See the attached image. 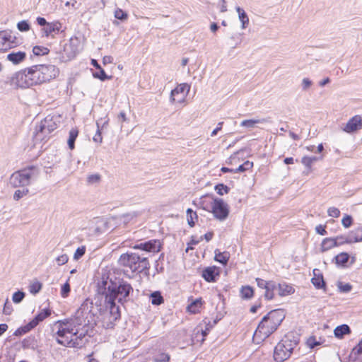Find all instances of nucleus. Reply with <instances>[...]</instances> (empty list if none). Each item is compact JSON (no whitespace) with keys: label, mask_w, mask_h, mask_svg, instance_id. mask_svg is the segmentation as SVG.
Instances as JSON below:
<instances>
[{"label":"nucleus","mask_w":362,"mask_h":362,"mask_svg":"<svg viewBox=\"0 0 362 362\" xmlns=\"http://www.w3.org/2000/svg\"><path fill=\"white\" fill-rule=\"evenodd\" d=\"M132 285L127 281L119 279L112 281L108 278H102L98 284V292L105 298V305L108 311L103 314V327L106 329L112 328L115 322L120 318L119 306L118 303L123 305L129 300L131 293H133Z\"/></svg>","instance_id":"1"},{"label":"nucleus","mask_w":362,"mask_h":362,"mask_svg":"<svg viewBox=\"0 0 362 362\" xmlns=\"http://www.w3.org/2000/svg\"><path fill=\"white\" fill-rule=\"evenodd\" d=\"M161 246L160 240L156 239L136 244L133 247L135 251L120 255L119 264L129 269L132 273H141L148 270L150 268L148 253L158 252Z\"/></svg>","instance_id":"2"},{"label":"nucleus","mask_w":362,"mask_h":362,"mask_svg":"<svg viewBox=\"0 0 362 362\" xmlns=\"http://www.w3.org/2000/svg\"><path fill=\"white\" fill-rule=\"evenodd\" d=\"M40 174L39 168L30 165L22 170L14 172L9 178V183L13 187H25L36 180Z\"/></svg>","instance_id":"3"},{"label":"nucleus","mask_w":362,"mask_h":362,"mask_svg":"<svg viewBox=\"0 0 362 362\" xmlns=\"http://www.w3.org/2000/svg\"><path fill=\"white\" fill-rule=\"evenodd\" d=\"M298 344V337L291 334L286 335L275 346L274 351L275 361L283 362L288 359Z\"/></svg>","instance_id":"4"},{"label":"nucleus","mask_w":362,"mask_h":362,"mask_svg":"<svg viewBox=\"0 0 362 362\" xmlns=\"http://www.w3.org/2000/svg\"><path fill=\"white\" fill-rule=\"evenodd\" d=\"M89 308V303L88 302L83 303L76 310L74 317L70 319L76 328H87L90 324L92 315Z\"/></svg>","instance_id":"5"},{"label":"nucleus","mask_w":362,"mask_h":362,"mask_svg":"<svg viewBox=\"0 0 362 362\" xmlns=\"http://www.w3.org/2000/svg\"><path fill=\"white\" fill-rule=\"evenodd\" d=\"M57 128V124L53 120V117L50 116L46 117L40 122V124L36 127V139H48L49 138V134Z\"/></svg>","instance_id":"6"},{"label":"nucleus","mask_w":362,"mask_h":362,"mask_svg":"<svg viewBox=\"0 0 362 362\" xmlns=\"http://www.w3.org/2000/svg\"><path fill=\"white\" fill-rule=\"evenodd\" d=\"M77 47L75 45L69 41L63 45L62 49L56 52L54 60L59 63H66L72 60L77 54Z\"/></svg>","instance_id":"7"},{"label":"nucleus","mask_w":362,"mask_h":362,"mask_svg":"<svg viewBox=\"0 0 362 362\" xmlns=\"http://www.w3.org/2000/svg\"><path fill=\"white\" fill-rule=\"evenodd\" d=\"M211 208L214 216L221 221L226 220L229 215L228 206L222 199L214 198Z\"/></svg>","instance_id":"8"},{"label":"nucleus","mask_w":362,"mask_h":362,"mask_svg":"<svg viewBox=\"0 0 362 362\" xmlns=\"http://www.w3.org/2000/svg\"><path fill=\"white\" fill-rule=\"evenodd\" d=\"M276 329L273 323L264 316L254 333V338L259 337L261 340H264Z\"/></svg>","instance_id":"9"},{"label":"nucleus","mask_w":362,"mask_h":362,"mask_svg":"<svg viewBox=\"0 0 362 362\" xmlns=\"http://www.w3.org/2000/svg\"><path fill=\"white\" fill-rule=\"evenodd\" d=\"M190 90V86L186 83H180L173 89L170 93V101L172 104H182L185 102L186 97Z\"/></svg>","instance_id":"10"},{"label":"nucleus","mask_w":362,"mask_h":362,"mask_svg":"<svg viewBox=\"0 0 362 362\" xmlns=\"http://www.w3.org/2000/svg\"><path fill=\"white\" fill-rule=\"evenodd\" d=\"M9 83L11 86L21 88L32 86L26 69L16 72L11 76Z\"/></svg>","instance_id":"11"},{"label":"nucleus","mask_w":362,"mask_h":362,"mask_svg":"<svg viewBox=\"0 0 362 362\" xmlns=\"http://www.w3.org/2000/svg\"><path fill=\"white\" fill-rule=\"evenodd\" d=\"M19 44V41L16 36L11 35V32L8 30L0 31V50L6 51L9 49L16 47Z\"/></svg>","instance_id":"12"},{"label":"nucleus","mask_w":362,"mask_h":362,"mask_svg":"<svg viewBox=\"0 0 362 362\" xmlns=\"http://www.w3.org/2000/svg\"><path fill=\"white\" fill-rule=\"evenodd\" d=\"M38 70L41 74L43 82L49 81L59 74V69L52 64H37Z\"/></svg>","instance_id":"13"},{"label":"nucleus","mask_w":362,"mask_h":362,"mask_svg":"<svg viewBox=\"0 0 362 362\" xmlns=\"http://www.w3.org/2000/svg\"><path fill=\"white\" fill-rule=\"evenodd\" d=\"M76 327L75 325H74L73 321L71 320H68L63 322H59V327L57 332H56L57 336H64V333L74 335V334H77L78 329Z\"/></svg>","instance_id":"14"},{"label":"nucleus","mask_w":362,"mask_h":362,"mask_svg":"<svg viewBox=\"0 0 362 362\" xmlns=\"http://www.w3.org/2000/svg\"><path fill=\"white\" fill-rule=\"evenodd\" d=\"M362 128V117L355 115L351 117L343 127V130L347 133H352Z\"/></svg>","instance_id":"15"},{"label":"nucleus","mask_w":362,"mask_h":362,"mask_svg":"<svg viewBox=\"0 0 362 362\" xmlns=\"http://www.w3.org/2000/svg\"><path fill=\"white\" fill-rule=\"evenodd\" d=\"M57 342L64 346L68 347H79L81 346L82 343L77 341V339L74 338V335L64 333V336H57Z\"/></svg>","instance_id":"16"},{"label":"nucleus","mask_w":362,"mask_h":362,"mask_svg":"<svg viewBox=\"0 0 362 362\" xmlns=\"http://www.w3.org/2000/svg\"><path fill=\"white\" fill-rule=\"evenodd\" d=\"M267 319L269 320L275 327L277 329L285 318V313L282 309H276L270 311L264 316Z\"/></svg>","instance_id":"17"},{"label":"nucleus","mask_w":362,"mask_h":362,"mask_svg":"<svg viewBox=\"0 0 362 362\" xmlns=\"http://www.w3.org/2000/svg\"><path fill=\"white\" fill-rule=\"evenodd\" d=\"M219 275L220 269L215 266L204 268L202 274V276L207 282H215Z\"/></svg>","instance_id":"18"},{"label":"nucleus","mask_w":362,"mask_h":362,"mask_svg":"<svg viewBox=\"0 0 362 362\" xmlns=\"http://www.w3.org/2000/svg\"><path fill=\"white\" fill-rule=\"evenodd\" d=\"M62 25L59 21L49 23L45 28H42L41 32L43 36L54 37L55 35L61 32Z\"/></svg>","instance_id":"19"},{"label":"nucleus","mask_w":362,"mask_h":362,"mask_svg":"<svg viewBox=\"0 0 362 362\" xmlns=\"http://www.w3.org/2000/svg\"><path fill=\"white\" fill-rule=\"evenodd\" d=\"M30 83L33 86L44 83L42 80L41 74L38 70L37 65L32 66L26 69Z\"/></svg>","instance_id":"20"},{"label":"nucleus","mask_w":362,"mask_h":362,"mask_svg":"<svg viewBox=\"0 0 362 362\" xmlns=\"http://www.w3.org/2000/svg\"><path fill=\"white\" fill-rule=\"evenodd\" d=\"M93 223L95 224L93 231L95 234L99 235L104 233L108 228V222L104 217H96L93 220Z\"/></svg>","instance_id":"21"},{"label":"nucleus","mask_w":362,"mask_h":362,"mask_svg":"<svg viewBox=\"0 0 362 362\" xmlns=\"http://www.w3.org/2000/svg\"><path fill=\"white\" fill-rule=\"evenodd\" d=\"M26 57V54L25 52L18 51L15 52L13 51L7 54L6 59L9 62H12L13 64H18L23 62Z\"/></svg>","instance_id":"22"},{"label":"nucleus","mask_w":362,"mask_h":362,"mask_svg":"<svg viewBox=\"0 0 362 362\" xmlns=\"http://www.w3.org/2000/svg\"><path fill=\"white\" fill-rule=\"evenodd\" d=\"M277 290L279 296L284 297L291 295L295 292L293 287L285 282L277 284Z\"/></svg>","instance_id":"23"},{"label":"nucleus","mask_w":362,"mask_h":362,"mask_svg":"<svg viewBox=\"0 0 362 362\" xmlns=\"http://www.w3.org/2000/svg\"><path fill=\"white\" fill-rule=\"evenodd\" d=\"M235 10L238 14V18L241 23V28L245 29L247 28L250 21L249 17L245 10L240 6H237Z\"/></svg>","instance_id":"24"},{"label":"nucleus","mask_w":362,"mask_h":362,"mask_svg":"<svg viewBox=\"0 0 362 362\" xmlns=\"http://www.w3.org/2000/svg\"><path fill=\"white\" fill-rule=\"evenodd\" d=\"M351 332L350 327L346 324L337 326L334 329V334L338 339H342L345 335L349 334Z\"/></svg>","instance_id":"25"},{"label":"nucleus","mask_w":362,"mask_h":362,"mask_svg":"<svg viewBox=\"0 0 362 362\" xmlns=\"http://www.w3.org/2000/svg\"><path fill=\"white\" fill-rule=\"evenodd\" d=\"M337 246H338L337 240L332 238H326L322 242L321 250L325 252Z\"/></svg>","instance_id":"26"},{"label":"nucleus","mask_w":362,"mask_h":362,"mask_svg":"<svg viewBox=\"0 0 362 362\" xmlns=\"http://www.w3.org/2000/svg\"><path fill=\"white\" fill-rule=\"evenodd\" d=\"M277 289V284L274 281H269L265 288L264 298L267 300H272L274 298V290Z\"/></svg>","instance_id":"27"},{"label":"nucleus","mask_w":362,"mask_h":362,"mask_svg":"<svg viewBox=\"0 0 362 362\" xmlns=\"http://www.w3.org/2000/svg\"><path fill=\"white\" fill-rule=\"evenodd\" d=\"M22 348L23 349H33L35 350L37 347V341L34 337L30 336L25 338L21 342Z\"/></svg>","instance_id":"28"},{"label":"nucleus","mask_w":362,"mask_h":362,"mask_svg":"<svg viewBox=\"0 0 362 362\" xmlns=\"http://www.w3.org/2000/svg\"><path fill=\"white\" fill-rule=\"evenodd\" d=\"M214 252H215V257H214L215 261L218 262L223 265H226L228 263V259L230 258L229 252H221L218 250H216Z\"/></svg>","instance_id":"29"},{"label":"nucleus","mask_w":362,"mask_h":362,"mask_svg":"<svg viewBox=\"0 0 362 362\" xmlns=\"http://www.w3.org/2000/svg\"><path fill=\"white\" fill-rule=\"evenodd\" d=\"M351 240H347L349 243H357L362 241V227L357 228L351 231L349 234Z\"/></svg>","instance_id":"30"},{"label":"nucleus","mask_w":362,"mask_h":362,"mask_svg":"<svg viewBox=\"0 0 362 362\" xmlns=\"http://www.w3.org/2000/svg\"><path fill=\"white\" fill-rule=\"evenodd\" d=\"M267 120L266 119H245L241 122L240 126L246 127L247 129H253L257 124H262L267 122Z\"/></svg>","instance_id":"31"},{"label":"nucleus","mask_w":362,"mask_h":362,"mask_svg":"<svg viewBox=\"0 0 362 362\" xmlns=\"http://www.w3.org/2000/svg\"><path fill=\"white\" fill-rule=\"evenodd\" d=\"M202 305V299L197 298L188 305L187 309L189 313L195 314L199 312Z\"/></svg>","instance_id":"32"},{"label":"nucleus","mask_w":362,"mask_h":362,"mask_svg":"<svg viewBox=\"0 0 362 362\" xmlns=\"http://www.w3.org/2000/svg\"><path fill=\"white\" fill-rule=\"evenodd\" d=\"M78 135V131L76 129L73 128L69 131L67 144H68L69 148L71 150H73L75 147V141H76Z\"/></svg>","instance_id":"33"},{"label":"nucleus","mask_w":362,"mask_h":362,"mask_svg":"<svg viewBox=\"0 0 362 362\" xmlns=\"http://www.w3.org/2000/svg\"><path fill=\"white\" fill-rule=\"evenodd\" d=\"M240 296L243 299H250L254 295V290L250 286H243L240 288Z\"/></svg>","instance_id":"34"},{"label":"nucleus","mask_w":362,"mask_h":362,"mask_svg":"<svg viewBox=\"0 0 362 362\" xmlns=\"http://www.w3.org/2000/svg\"><path fill=\"white\" fill-rule=\"evenodd\" d=\"M311 282L317 289L325 286V282L322 274L316 275L315 274L314 276L311 279Z\"/></svg>","instance_id":"35"},{"label":"nucleus","mask_w":362,"mask_h":362,"mask_svg":"<svg viewBox=\"0 0 362 362\" xmlns=\"http://www.w3.org/2000/svg\"><path fill=\"white\" fill-rule=\"evenodd\" d=\"M198 216L195 211L191 209L187 210V220L190 227H194L195 225V220H197Z\"/></svg>","instance_id":"36"},{"label":"nucleus","mask_w":362,"mask_h":362,"mask_svg":"<svg viewBox=\"0 0 362 362\" xmlns=\"http://www.w3.org/2000/svg\"><path fill=\"white\" fill-rule=\"evenodd\" d=\"M322 159V156L317 157V156H304L301 159V163L306 166L308 168L310 169L313 163L315 161H317L319 160Z\"/></svg>","instance_id":"37"},{"label":"nucleus","mask_w":362,"mask_h":362,"mask_svg":"<svg viewBox=\"0 0 362 362\" xmlns=\"http://www.w3.org/2000/svg\"><path fill=\"white\" fill-rule=\"evenodd\" d=\"M51 314L49 309H44L40 313H38L33 320L36 322L37 325L40 322L44 320L46 317L49 316Z\"/></svg>","instance_id":"38"},{"label":"nucleus","mask_w":362,"mask_h":362,"mask_svg":"<svg viewBox=\"0 0 362 362\" xmlns=\"http://www.w3.org/2000/svg\"><path fill=\"white\" fill-rule=\"evenodd\" d=\"M151 303L153 305H159L163 303V298L158 291L153 292L151 295Z\"/></svg>","instance_id":"39"},{"label":"nucleus","mask_w":362,"mask_h":362,"mask_svg":"<svg viewBox=\"0 0 362 362\" xmlns=\"http://www.w3.org/2000/svg\"><path fill=\"white\" fill-rule=\"evenodd\" d=\"M349 255L346 252H341L335 257L336 262L340 265H344L349 260Z\"/></svg>","instance_id":"40"},{"label":"nucleus","mask_w":362,"mask_h":362,"mask_svg":"<svg viewBox=\"0 0 362 362\" xmlns=\"http://www.w3.org/2000/svg\"><path fill=\"white\" fill-rule=\"evenodd\" d=\"M49 49L47 47L43 46H35L33 48V52L36 56H43L47 54Z\"/></svg>","instance_id":"41"},{"label":"nucleus","mask_w":362,"mask_h":362,"mask_svg":"<svg viewBox=\"0 0 362 362\" xmlns=\"http://www.w3.org/2000/svg\"><path fill=\"white\" fill-rule=\"evenodd\" d=\"M101 121H102V119L97 121V122H96L97 132L93 138V139L95 142H98L100 144L102 143V141H103V137L101 135V130H100V127Z\"/></svg>","instance_id":"42"},{"label":"nucleus","mask_w":362,"mask_h":362,"mask_svg":"<svg viewBox=\"0 0 362 362\" xmlns=\"http://www.w3.org/2000/svg\"><path fill=\"white\" fill-rule=\"evenodd\" d=\"M99 72H95L93 74L94 78H99L104 81L107 79H110L111 76H107L103 69L100 68L98 69Z\"/></svg>","instance_id":"43"},{"label":"nucleus","mask_w":362,"mask_h":362,"mask_svg":"<svg viewBox=\"0 0 362 362\" xmlns=\"http://www.w3.org/2000/svg\"><path fill=\"white\" fill-rule=\"evenodd\" d=\"M17 28L21 32H27L30 29L28 21H21L17 23Z\"/></svg>","instance_id":"44"},{"label":"nucleus","mask_w":362,"mask_h":362,"mask_svg":"<svg viewBox=\"0 0 362 362\" xmlns=\"http://www.w3.org/2000/svg\"><path fill=\"white\" fill-rule=\"evenodd\" d=\"M215 190L218 194L223 195L228 193L229 187L224 184H218L215 186Z\"/></svg>","instance_id":"45"},{"label":"nucleus","mask_w":362,"mask_h":362,"mask_svg":"<svg viewBox=\"0 0 362 362\" xmlns=\"http://www.w3.org/2000/svg\"><path fill=\"white\" fill-rule=\"evenodd\" d=\"M25 293L21 291H18L13 294L12 300L14 303H21L25 298Z\"/></svg>","instance_id":"46"},{"label":"nucleus","mask_w":362,"mask_h":362,"mask_svg":"<svg viewBox=\"0 0 362 362\" xmlns=\"http://www.w3.org/2000/svg\"><path fill=\"white\" fill-rule=\"evenodd\" d=\"M77 334H74V338L77 339V341L81 343L82 339L87 334L88 328H77Z\"/></svg>","instance_id":"47"},{"label":"nucleus","mask_w":362,"mask_h":362,"mask_svg":"<svg viewBox=\"0 0 362 362\" xmlns=\"http://www.w3.org/2000/svg\"><path fill=\"white\" fill-rule=\"evenodd\" d=\"M29 192L28 189H18L14 192L13 199L16 201H18L23 197L27 195Z\"/></svg>","instance_id":"48"},{"label":"nucleus","mask_w":362,"mask_h":362,"mask_svg":"<svg viewBox=\"0 0 362 362\" xmlns=\"http://www.w3.org/2000/svg\"><path fill=\"white\" fill-rule=\"evenodd\" d=\"M170 361V356L165 353H160L154 358V362H168Z\"/></svg>","instance_id":"49"},{"label":"nucleus","mask_w":362,"mask_h":362,"mask_svg":"<svg viewBox=\"0 0 362 362\" xmlns=\"http://www.w3.org/2000/svg\"><path fill=\"white\" fill-rule=\"evenodd\" d=\"M338 288L341 293H348L351 291L352 288V286L350 284H343L342 282H339L337 284Z\"/></svg>","instance_id":"50"},{"label":"nucleus","mask_w":362,"mask_h":362,"mask_svg":"<svg viewBox=\"0 0 362 362\" xmlns=\"http://www.w3.org/2000/svg\"><path fill=\"white\" fill-rule=\"evenodd\" d=\"M42 288V284L37 281L33 283L30 286V292L33 294L37 293Z\"/></svg>","instance_id":"51"},{"label":"nucleus","mask_w":362,"mask_h":362,"mask_svg":"<svg viewBox=\"0 0 362 362\" xmlns=\"http://www.w3.org/2000/svg\"><path fill=\"white\" fill-rule=\"evenodd\" d=\"M85 252H86V247L85 246L78 247L74 255V259L75 260L79 259L81 257H82L84 255Z\"/></svg>","instance_id":"52"},{"label":"nucleus","mask_w":362,"mask_h":362,"mask_svg":"<svg viewBox=\"0 0 362 362\" xmlns=\"http://www.w3.org/2000/svg\"><path fill=\"white\" fill-rule=\"evenodd\" d=\"M115 17L119 20L124 21L127 18V13L123 11L122 9L117 8L115 11Z\"/></svg>","instance_id":"53"},{"label":"nucleus","mask_w":362,"mask_h":362,"mask_svg":"<svg viewBox=\"0 0 362 362\" xmlns=\"http://www.w3.org/2000/svg\"><path fill=\"white\" fill-rule=\"evenodd\" d=\"M230 40L234 42L233 47L235 48L238 45H239L242 42L241 34L240 33H235L230 37Z\"/></svg>","instance_id":"54"},{"label":"nucleus","mask_w":362,"mask_h":362,"mask_svg":"<svg viewBox=\"0 0 362 362\" xmlns=\"http://www.w3.org/2000/svg\"><path fill=\"white\" fill-rule=\"evenodd\" d=\"M70 285L68 281H66L64 284L62 285L61 289V295L63 298L67 297L69 293H70Z\"/></svg>","instance_id":"55"},{"label":"nucleus","mask_w":362,"mask_h":362,"mask_svg":"<svg viewBox=\"0 0 362 362\" xmlns=\"http://www.w3.org/2000/svg\"><path fill=\"white\" fill-rule=\"evenodd\" d=\"M327 214L331 217L337 218L340 216V211L336 207H329Z\"/></svg>","instance_id":"56"},{"label":"nucleus","mask_w":362,"mask_h":362,"mask_svg":"<svg viewBox=\"0 0 362 362\" xmlns=\"http://www.w3.org/2000/svg\"><path fill=\"white\" fill-rule=\"evenodd\" d=\"M341 223L344 228H349L352 224V217L349 215H346L341 220Z\"/></svg>","instance_id":"57"},{"label":"nucleus","mask_w":362,"mask_h":362,"mask_svg":"<svg viewBox=\"0 0 362 362\" xmlns=\"http://www.w3.org/2000/svg\"><path fill=\"white\" fill-rule=\"evenodd\" d=\"M100 180V176L98 174L90 175L87 177V182L89 184L98 183Z\"/></svg>","instance_id":"58"},{"label":"nucleus","mask_w":362,"mask_h":362,"mask_svg":"<svg viewBox=\"0 0 362 362\" xmlns=\"http://www.w3.org/2000/svg\"><path fill=\"white\" fill-rule=\"evenodd\" d=\"M69 260V257L66 254H63L56 259V262L58 265L61 266L66 264Z\"/></svg>","instance_id":"59"},{"label":"nucleus","mask_w":362,"mask_h":362,"mask_svg":"<svg viewBox=\"0 0 362 362\" xmlns=\"http://www.w3.org/2000/svg\"><path fill=\"white\" fill-rule=\"evenodd\" d=\"M13 311L12 305L7 299L4 303L3 312L5 315H11Z\"/></svg>","instance_id":"60"},{"label":"nucleus","mask_w":362,"mask_h":362,"mask_svg":"<svg viewBox=\"0 0 362 362\" xmlns=\"http://www.w3.org/2000/svg\"><path fill=\"white\" fill-rule=\"evenodd\" d=\"M336 240H337V242H338V246L339 245H341L342 244H344V243H350L349 242L346 241V240H351V238H349V235L347 236H345V235H339V236H337L336 238H334Z\"/></svg>","instance_id":"61"},{"label":"nucleus","mask_w":362,"mask_h":362,"mask_svg":"<svg viewBox=\"0 0 362 362\" xmlns=\"http://www.w3.org/2000/svg\"><path fill=\"white\" fill-rule=\"evenodd\" d=\"M307 344H308V346L311 348V349H313L315 348V346L320 345V342L319 341H316V339L315 337H310L308 341H307Z\"/></svg>","instance_id":"62"},{"label":"nucleus","mask_w":362,"mask_h":362,"mask_svg":"<svg viewBox=\"0 0 362 362\" xmlns=\"http://www.w3.org/2000/svg\"><path fill=\"white\" fill-rule=\"evenodd\" d=\"M349 362H362V356L359 355H353L351 351L349 356Z\"/></svg>","instance_id":"63"},{"label":"nucleus","mask_w":362,"mask_h":362,"mask_svg":"<svg viewBox=\"0 0 362 362\" xmlns=\"http://www.w3.org/2000/svg\"><path fill=\"white\" fill-rule=\"evenodd\" d=\"M352 354L359 355L362 356V346L358 343L355 347H354L351 350Z\"/></svg>","instance_id":"64"}]
</instances>
